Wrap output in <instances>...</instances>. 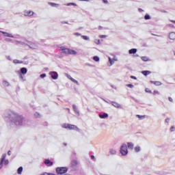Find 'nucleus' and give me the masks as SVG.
Masks as SVG:
<instances>
[{
  "label": "nucleus",
  "mask_w": 175,
  "mask_h": 175,
  "mask_svg": "<svg viewBox=\"0 0 175 175\" xmlns=\"http://www.w3.org/2000/svg\"><path fill=\"white\" fill-rule=\"evenodd\" d=\"M10 121L11 125H16V126L24 125V118L17 113H12L10 116Z\"/></svg>",
  "instance_id": "f257e3e1"
},
{
  "label": "nucleus",
  "mask_w": 175,
  "mask_h": 175,
  "mask_svg": "<svg viewBox=\"0 0 175 175\" xmlns=\"http://www.w3.org/2000/svg\"><path fill=\"white\" fill-rule=\"evenodd\" d=\"M17 44H21V46H29L30 49H33V50H36L39 46L36 42H31L28 40L25 41H16Z\"/></svg>",
  "instance_id": "f03ea898"
},
{
  "label": "nucleus",
  "mask_w": 175,
  "mask_h": 175,
  "mask_svg": "<svg viewBox=\"0 0 175 175\" xmlns=\"http://www.w3.org/2000/svg\"><path fill=\"white\" fill-rule=\"evenodd\" d=\"M9 165V159H6V153L2 154L0 159V170L4 166H8Z\"/></svg>",
  "instance_id": "7ed1b4c3"
},
{
  "label": "nucleus",
  "mask_w": 175,
  "mask_h": 175,
  "mask_svg": "<svg viewBox=\"0 0 175 175\" xmlns=\"http://www.w3.org/2000/svg\"><path fill=\"white\" fill-rule=\"evenodd\" d=\"M60 53L62 54H65L66 55H68L69 54H70L71 55H76V54H77V51L64 47L61 48Z\"/></svg>",
  "instance_id": "20e7f679"
},
{
  "label": "nucleus",
  "mask_w": 175,
  "mask_h": 175,
  "mask_svg": "<svg viewBox=\"0 0 175 175\" xmlns=\"http://www.w3.org/2000/svg\"><path fill=\"white\" fill-rule=\"evenodd\" d=\"M62 128H64L65 129H70V131H77V132L80 131V129H79L77 126L75 124H63Z\"/></svg>",
  "instance_id": "39448f33"
},
{
  "label": "nucleus",
  "mask_w": 175,
  "mask_h": 175,
  "mask_svg": "<svg viewBox=\"0 0 175 175\" xmlns=\"http://www.w3.org/2000/svg\"><path fill=\"white\" fill-rule=\"evenodd\" d=\"M57 174L62 175L68 173V167H57L55 169Z\"/></svg>",
  "instance_id": "423d86ee"
},
{
  "label": "nucleus",
  "mask_w": 175,
  "mask_h": 175,
  "mask_svg": "<svg viewBox=\"0 0 175 175\" xmlns=\"http://www.w3.org/2000/svg\"><path fill=\"white\" fill-rule=\"evenodd\" d=\"M120 152L122 157L128 155V146H126V144H122L120 149Z\"/></svg>",
  "instance_id": "0eeeda50"
},
{
  "label": "nucleus",
  "mask_w": 175,
  "mask_h": 175,
  "mask_svg": "<svg viewBox=\"0 0 175 175\" xmlns=\"http://www.w3.org/2000/svg\"><path fill=\"white\" fill-rule=\"evenodd\" d=\"M23 14L25 17H32V16H33L34 17H38V14L31 10H25L23 12Z\"/></svg>",
  "instance_id": "6e6552de"
},
{
  "label": "nucleus",
  "mask_w": 175,
  "mask_h": 175,
  "mask_svg": "<svg viewBox=\"0 0 175 175\" xmlns=\"http://www.w3.org/2000/svg\"><path fill=\"white\" fill-rule=\"evenodd\" d=\"M12 38L21 40H15L16 44H17V42H25V40H24V38H23L21 36H20L18 34H16L15 36H13Z\"/></svg>",
  "instance_id": "1a4fd4ad"
},
{
  "label": "nucleus",
  "mask_w": 175,
  "mask_h": 175,
  "mask_svg": "<svg viewBox=\"0 0 175 175\" xmlns=\"http://www.w3.org/2000/svg\"><path fill=\"white\" fill-rule=\"evenodd\" d=\"M49 75L53 80H57V79H58V73L55 71L50 72Z\"/></svg>",
  "instance_id": "9d476101"
},
{
  "label": "nucleus",
  "mask_w": 175,
  "mask_h": 175,
  "mask_svg": "<svg viewBox=\"0 0 175 175\" xmlns=\"http://www.w3.org/2000/svg\"><path fill=\"white\" fill-rule=\"evenodd\" d=\"M28 72V69L27 68L23 67L21 68V73H20V78L23 79V77L22 75H27V72Z\"/></svg>",
  "instance_id": "9b49d317"
},
{
  "label": "nucleus",
  "mask_w": 175,
  "mask_h": 175,
  "mask_svg": "<svg viewBox=\"0 0 175 175\" xmlns=\"http://www.w3.org/2000/svg\"><path fill=\"white\" fill-rule=\"evenodd\" d=\"M66 77H68L69 79V80H71V81H72V83H75V84H77V85H80V83H79V81H77L76 79H73L72 77V76L66 74Z\"/></svg>",
  "instance_id": "f8f14e48"
},
{
  "label": "nucleus",
  "mask_w": 175,
  "mask_h": 175,
  "mask_svg": "<svg viewBox=\"0 0 175 175\" xmlns=\"http://www.w3.org/2000/svg\"><path fill=\"white\" fill-rule=\"evenodd\" d=\"M44 163L46 165V166H53L54 163H53V161H50V159H46L44 160Z\"/></svg>",
  "instance_id": "ddd939ff"
},
{
  "label": "nucleus",
  "mask_w": 175,
  "mask_h": 175,
  "mask_svg": "<svg viewBox=\"0 0 175 175\" xmlns=\"http://www.w3.org/2000/svg\"><path fill=\"white\" fill-rule=\"evenodd\" d=\"M0 32L3 33V36H5L6 38H14L13 34L12 33H8L6 31H0Z\"/></svg>",
  "instance_id": "4468645a"
},
{
  "label": "nucleus",
  "mask_w": 175,
  "mask_h": 175,
  "mask_svg": "<svg viewBox=\"0 0 175 175\" xmlns=\"http://www.w3.org/2000/svg\"><path fill=\"white\" fill-rule=\"evenodd\" d=\"M112 105H113L114 107H116V109H122V106H121V105H120L119 103H116V102H111V103Z\"/></svg>",
  "instance_id": "2eb2a0df"
},
{
  "label": "nucleus",
  "mask_w": 175,
  "mask_h": 175,
  "mask_svg": "<svg viewBox=\"0 0 175 175\" xmlns=\"http://www.w3.org/2000/svg\"><path fill=\"white\" fill-rule=\"evenodd\" d=\"M169 38L171 40H175V32H170L169 33Z\"/></svg>",
  "instance_id": "dca6fc26"
},
{
  "label": "nucleus",
  "mask_w": 175,
  "mask_h": 175,
  "mask_svg": "<svg viewBox=\"0 0 175 175\" xmlns=\"http://www.w3.org/2000/svg\"><path fill=\"white\" fill-rule=\"evenodd\" d=\"M126 146L129 150H133V147H135V145L132 142H128Z\"/></svg>",
  "instance_id": "f3484780"
},
{
  "label": "nucleus",
  "mask_w": 175,
  "mask_h": 175,
  "mask_svg": "<svg viewBox=\"0 0 175 175\" xmlns=\"http://www.w3.org/2000/svg\"><path fill=\"white\" fill-rule=\"evenodd\" d=\"M72 109H73L75 113L78 114V116H80V111H79V109H77V107L76 105H72Z\"/></svg>",
  "instance_id": "a211bd4d"
},
{
  "label": "nucleus",
  "mask_w": 175,
  "mask_h": 175,
  "mask_svg": "<svg viewBox=\"0 0 175 175\" xmlns=\"http://www.w3.org/2000/svg\"><path fill=\"white\" fill-rule=\"evenodd\" d=\"M98 116L102 119L107 118V117H109V114H107L106 113H100Z\"/></svg>",
  "instance_id": "6ab92c4d"
},
{
  "label": "nucleus",
  "mask_w": 175,
  "mask_h": 175,
  "mask_svg": "<svg viewBox=\"0 0 175 175\" xmlns=\"http://www.w3.org/2000/svg\"><path fill=\"white\" fill-rule=\"evenodd\" d=\"M78 165H79V163L77 162V161L72 160L71 161V166H72V167H75V166H77Z\"/></svg>",
  "instance_id": "aec40b11"
},
{
  "label": "nucleus",
  "mask_w": 175,
  "mask_h": 175,
  "mask_svg": "<svg viewBox=\"0 0 175 175\" xmlns=\"http://www.w3.org/2000/svg\"><path fill=\"white\" fill-rule=\"evenodd\" d=\"M129 54H136L137 53V49H131L129 51Z\"/></svg>",
  "instance_id": "412c9836"
},
{
  "label": "nucleus",
  "mask_w": 175,
  "mask_h": 175,
  "mask_svg": "<svg viewBox=\"0 0 175 175\" xmlns=\"http://www.w3.org/2000/svg\"><path fill=\"white\" fill-rule=\"evenodd\" d=\"M109 154H111V155H116V154H117V151L113 148H111L109 149Z\"/></svg>",
  "instance_id": "4be33fe9"
},
{
  "label": "nucleus",
  "mask_w": 175,
  "mask_h": 175,
  "mask_svg": "<svg viewBox=\"0 0 175 175\" xmlns=\"http://www.w3.org/2000/svg\"><path fill=\"white\" fill-rule=\"evenodd\" d=\"M151 84H154V85H162V83L161 81H150Z\"/></svg>",
  "instance_id": "5701e85b"
},
{
  "label": "nucleus",
  "mask_w": 175,
  "mask_h": 175,
  "mask_svg": "<svg viewBox=\"0 0 175 175\" xmlns=\"http://www.w3.org/2000/svg\"><path fill=\"white\" fill-rule=\"evenodd\" d=\"M142 73L144 75V76H148V75H151V72L148 70L142 71Z\"/></svg>",
  "instance_id": "b1692460"
},
{
  "label": "nucleus",
  "mask_w": 175,
  "mask_h": 175,
  "mask_svg": "<svg viewBox=\"0 0 175 175\" xmlns=\"http://www.w3.org/2000/svg\"><path fill=\"white\" fill-rule=\"evenodd\" d=\"M49 5H50V6H52L53 8H57V6H59V4H57L51 2H49Z\"/></svg>",
  "instance_id": "393cba45"
},
{
  "label": "nucleus",
  "mask_w": 175,
  "mask_h": 175,
  "mask_svg": "<svg viewBox=\"0 0 175 175\" xmlns=\"http://www.w3.org/2000/svg\"><path fill=\"white\" fill-rule=\"evenodd\" d=\"M3 85L4 87H9V85H10V83H9V82L8 81H3Z\"/></svg>",
  "instance_id": "a878e982"
},
{
  "label": "nucleus",
  "mask_w": 175,
  "mask_h": 175,
  "mask_svg": "<svg viewBox=\"0 0 175 175\" xmlns=\"http://www.w3.org/2000/svg\"><path fill=\"white\" fill-rule=\"evenodd\" d=\"M135 152H140L141 150H142V148H140V146H136L135 148Z\"/></svg>",
  "instance_id": "bb28decb"
},
{
  "label": "nucleus",
  "mask_w": 175,
  "mask_h": 175,
  "mask_svg": "<svg viewBox=\"0 0 175 175\" xmlns=\"http://www.w3.org/2000/svg\"><path fill=\"white\" fill-rule=\"evenodd\" d=\"M141 59H142V61H144V62H147V61H149L148 57H147L146 56H142L141 57Z\"/></svg>",
  "instance_id": "cd10ccee"
},
{
  "label": "nucleus",
  "mask_w": 175,
  "mask_h": 175,
  "mask_svg": "<svg viewBox=\"0 0 175 175\" xmlns=\"http://www.w3.org/2000/svg\"><path fill=\"white\" fill-rule=\"evenodd\" d=\"M34 117H36V118H40V117H42V115H40V113L36 112L34 113Z\"/></svg>",
  "instance_id": "c85d7f7f"
},
{
  "label": "nucleus",
  "mask_w": 175,
  "mask_h": 175,
  "mask_svg": "<svg viewBox=\"0 0 175 175\" xmlns=\"http://www.w3.org/2000/svg\"><path fill=\"white\" fill-rule=\"evenodd\" d=\"M18 174H21L23 173V167H20L17 170Z\"/></svg>",
  "instance_id": "c756f323"
},
{
  "label": "nucleus",
  "mask_w": 175,
  "mask_h": 175,
  "mask_svg": "<svg viewBox=\"0 0 175 175\" xmlns=\"http://www.w3.org/2000/svg\"><path fill=\"white\" fill-rule=\"evenodd\" d=\"M109 66H111L112 65L114 64V61L111 59L110 57H109Z\"/></svg>",
  "instance_id": "7c9ffc66"
},
{
  "label": "nucleus",
  "mask_w": 175,
  "mask_h": 175,
  "mask_svg": "<svg viewBox=\"0 0 175 175\" xmlns=\"http://www.w3.org/2000/svg\"><path fill=\"white\" fill-rule=\"evenodd\" d=\"M14 64H23V61H20L18 59H14Z\"/></svg>",
  "instance_id": "2f4dec72"
},
{
  "label": "nucleus",
  "mask_w": 175,
  "mask_h": 175,
  "mask_svg": "<svg viewBox=\"0 0 175 175\" xmlns=\"http://www.w3.org/2000/svg\"><path fill=\"white\" fill-rule=\"evenodd\" d=\"M66 6H77V4L75 3H68L66 4Z\"/></svg>",
  "instance_id": "473e14b6"
},
{
  "label": "nucleus",
  "mask_w": 175,
  "mask_h": 175,
  "mask_svg": "<svg viewBox=\"0 0 175 175\" xmlns=\"http://www.w3.org/2000/svg\"><path fill=\"white\" fill-rule=\"evenodd\" d=\"M82 39H83L84 40H90V37L87 36H81Z\"/></svg>",
  "instance_id": "72a5a7b5"
},
{
  "label": "nucleus",
  "mask_w": 175,
  "mask_h": 175,
  "mask_svg": "<svg viewBox=\"0 0 175 175\" xmlns=\"http://www.w3.org/2000/svg\"><path fill=\"white\" fill-rule=\"evenodd\" d=\"M93 59H94V61H95L96 62H99V57H98V56H94V57H93Z\"/></svg>",
  "instance_id": "f704fd0d"
},
{
  "label": "nucleus",
  "mask_w": 175,
  "mask_h": 175,
  "mask_svg": "<svg viewBox=\"0 0 175 175\" xmlns=\"http://www.w3.org/2000/svg\"><path fill=\"white\" fill-rule=\"evenodd\" d=\"M137 117L139 118V120H144V118H146V116L137 115Z\"/></svg>",
  "instance_id": "c9c22d12"
},
{
  "label": "nucleus",
  "mask_w": 175,
  "mask_h": 175,
  "mask_svg": "<svg viewBox=\"0 0 175 175\" xmlns=\"http://www.w3.org/2000/svg\"><path fill=\"white\" fill-rule=\"evenodd\" d=\"M144 18L145 20H150V18H151V16H150V15L148 14H146Z\"/></svg>",
  "instance_id": "e433bc0d"
},
{
  "label": "nucleus",
  "mask_w": 175,
  "mask_h": 175,
  "mask_svg": "<svg viewBox=\"0 0 175 175\" xmlns=\"http://www.w3.org/2000/svg\"><path fill=\"white\" fill-rule=\"evenodd\" d=\"M126 87H129V88H133V87H135V85H133V84H127Z\"/></svg>",
  "instance_id": "4c0bfd02"
},
{
  "label": "nucleus",
  "mask_w": 175,
  "mask_h": 175,
  "mask_svg": "<svg viewBox=\"0 0 175 175\" xmlns=\"http://www.w3.org/2000/svg\"><path fill=\"white\" fill-rule=\"evenodd\" d=\"M145 91H146V92H148V94H152V92L150 89H148V88H146Z\"/></svg>",
  "instance_id": "58836bf2"
},
{
  "label": "nucleus",
  "mask_w": 175,
  "mask_h": 175,
  "mask_svg": "<svg viewBox=\"0 0 175 175\" xmlns=\"http://www.w3.org/2000/svg\"><path fill=\"white\" fill-rule=\"evenodd\" d=\"M94 42L96 44H99L100 43V40H95Z\"/></svg>",
  "instance_id": "ea45409f"
},
{
  "label": "nucleus",
  "mask_w": 175,
  "mask_h": 175,
  "mask_svg": "<svg viewBox=\"0 0 175 175\" xmlns=\"http://www.w3.org/2000/svg\"><path fill=\"white\" fill-rule=\"evenodd\" d=\"M159 95V92H158V91H157V90H154V92H153V95Z\"/></svg>",
  "instance_id": "a19ab883"
},
{
  "label": "nucleus",
  "mask_w": 175,
  "mask_h": 175,
  "mask_svg": "<svg viewBox=\"0 0 175 175\" xmlns=\"http://www.w3.org/2000/svg\"><path fill=\"white\" fill-rule=\"evenodd\" d=\"M5 58H7V59H8V61H12V57H10V55L5 56Z\"/></svg>",
  "instance_id": "79ce46f5"
},
{
  "label": "nucleus",
  "mask_w": 175,
  "mask_h": 175,
  "mask_svg": "<svg viewBox=\"0 0 175 175\" xmlns=\"http://www.w3.org/2000/svg\"><path fill=\"white\" fill-rule=\"evenodd\" d=\"M99 38H100L101 39H105V38H107V36L105 35H100Z\"/></svg>",
  "instance_id": "37998d69"
},
{
  "label": "nucleus",
  "mask_w": 175,
  "mask_h": 175,
  "mask_svg": "<svg viewBox=\"0 0 175 175\" xmlns=\"http://www.w3.org/2000/svg\"><path fill=\"white\" fill-rule=\"evenodd\" d=\"M167 27H170L171 28H174V25H173V24H167Z\"/></svg>",
  "instance_id": "c03bdc74"
},
{
  "label": "nucleus",
  "mask_w": 175,
  "mask_h": 175,
  "mask_svg": "<svg viewBox=\"0 0 175 175\" xmlns=\"http://www.w3.org/2000/svg\"><path fill=\"white\" fill-rule=\"evenodd\" d=\"M74 35H75V36H81V34L80 33H74Z\"/></svg>",
  "instance_id": "a18cd8bd"
},
{
  "label": "nucleus",
  "mask_w": 175,
  "mask_h": 175,
  "mask_svg": "<svg viewBox=\"0 0 175 175\" xmlns=\"http://www.w3.org/2000/svg\"><path fill=\"white\" fill-rule=\"evenodd\" d=\"M170 131H171V132H174V131H175V127H174V126H172V127L170 128Z\"/></svg>",
  "instance_id": "49530a36"
},
{
  "label": "nucleus",
  "mask_w": 175,
  "mask_h": 175,
  "mask_svg": "<svg viewBox=\"0 0 175 175\" xmlns=\"http://www.w3.org/2000/svg\"><path fill=\"white\" fill-rule=\"evenodd\" d=\"M40 77H41V79H44V77H46V74L40 75Z\"/></svg>",
  "instance_id": "de8ad7c7"
},
{
  "label": "nucleus",
  "mask_w": 175,
  "mask_h": 175,
  "mask_svg": "<svg viewBox=\"0 0 175 175\" xmlns=\"http://www.w3.org/2000/svg\"><path fill=\"white\" fill-rule=\"evenodd\" d=\"M5 42H12V39H10V38H5Z\"/></svg>",
  "instance_id": "09e8293b"
},
{
  "label": "nucleus",
  "mask_w": 175,
  "mask_h": 175,
  "mask_svg": "<svg viewBox=\"0 0 175 175\" xmlns=\"http://www.w3.org/2000/svg\"><path fill=\"white\" fill-rule=\"evenodd\" d=\"M40 175H50V173L44 172L43 174H41Z\"/></svg>",
  "instance_id": "8fccbe9b"
},
{
  "label": "nucleus",
  "mask_w": 175,
  "mask_h": 175,
  "mask_svg": "<svg viewBox=\"0 0 175 175\" xmlns=\"http://www.w3.org/2000/svg\"><path fill=\"white\" fill-rule=\"evenodd\" d=\"M131 79H133L134 80H136L137 78L135 76H131Z\"/></svg>",
  "instance_id": "3c124183"
},
{
  "label": "nucleus",
  "mask_w": 175,
  "mask_h": 175,
  "mask_svg": "<svg viewBox=\"0 0 175 175\" xmlns=\"http://www.w3.org/2000/svg\"><path fill=\"white\" fill-rule=\"evenodd\" d=\"M8 155H9L10 157V155H12V151L9 150L8 152Z\"/></svg>",
  "instance_id": "603ef678"
},
{
  "label": "nucleus",
  "mask_w": 175,
  "mask_h": 175,
  "mask_svg": "<svg viewBox=\"0 0 175 175\" xmlns=\"http://www.w3.org/2000/svg\"><path fill=\"white\" fill-rule=\"evenodd\" d=\"M170 121V118L165 119V122L169 123Z\"/></svg>",
  "instance_id": "864d4df0"
},
{
  "label": "nucleus",
  "mask_w": 175,
  "mask_h": 175,
  "mask_svg": "<svg viewBox=\"0 0 175 175\" xmlns=\"http://www.w3.org/2000/svg\"><path fill=\"white\" fill-rule=\"evenodd\" d=\"M79 1H85V2H90V1H91V0H79Z\"/></svg>",
  "instance_id": "5fc2aeb1"
},
{
  "label": "nucleus",
  "mask_w": 175,
  "mask_h": 175,
  "mask_svg": "<svg viewBox=\"0 0 175 175\" xmlns=\"http://www.w3.org/2000/svg\"><path fill=\"white\" fill-rule=\"evenodd\" d=\"M168 99H169L170 102H173V98H172L171 97H169Z\"/></svg>",
  "instance_id": "6e6d98bb"
},
{
  "label": "nucleus",
  "mask_w": 175,
  "mask_h": 175,
  "mask_svg": "<svg viewBox=\"0 0 175 175\" xmlns=\"http://www.w3.org/2000/svg\"><path fill=\"white\" fill-rule=\"evenodd\" d=\"M62 24H68V23L66 22V21H62Z\"/></svg>",
  "instance_id": "4d7b16f0"
},
{
  "label": "nucleus",
  "mask_w": 175,
  "mask_h": 175,
  "mask_svg": "<svg viewBox=\"0 0 175 175\" xmlns=\"http://www.w3.org/2000/svg\"><path fill=\"white\" fill-rule=\"evenodd\" d=\"M104 3H108L109 1H107V0H103Z\"/></svg>",
  "instance_id": "13d9d810"
},
{
  "label": "nucleus",
  "mask_w": 175,
  "mask_h": 175,
  "mask_svg": "<svg viewBox=\"0 0 175 175\" xmlns=\"http://www.w3.org/2000/svg\"><path fill=\"white\" fill-rule=\"evenodd\" d=\"M170 23H173L174 24H175V21L173 20H170Z\"/></svg>",
  "instance_id": "bf43d9fd"
},
{
  "label": "nucleus",
  "mask_w": 175,
  "mask_h": 175,
  "mask_svg": "<svg viewBox=\"0 0 175 175\" xmlns=\"http://www.w3.org/2000/svg\"><path fill=\"white\" fill-rule=\"evenodd\" d=\"M91 158H92V159H95V156L92 155V156H91Z\"/></svg>",
  "instance_id": "052dcab7"
},
{
  "label": "nucleus",
  "mask_w": 175,
  "mask_h": 175,
  "mask_svg": "<svg viewBox=\"0 0 175 175\" xmlns=\"http://www.w3.org/2000/svg\"><path fill=\"white\" fill-rule=\"evenodd\" d=\"M139 12H143V10L142 8L138 9Z\"/></svg>",
  "instance_id": "680f3d73"
},
{
  "label": "nucleus",
  "mask_w": 175,
  "mask_h": 175,
  "mask_svg": "<svg viewBox=\"0 0 175 175\" xmlns=\"http://www.w3.org/2000/svg\"><path fill=\"white\" fill-rule=\"evenodd\" d=\"M113 62H114V61H118V59H117V58L114 57V58L113 59Z\"/></svg>",
  "instance_id": "e2e57ef3"
},
{
  "label": "nucleus",
  "mask_w": 175,
  "mask_h": 175,
  "mask_svg": "<svg viewBox=\"0 0 175 175\" xmlns=\"http://www.w3.org/2000/svg\"><path fill=\"white\" fill-rule=\"evenodd\" d=\"M104 102H106V103H109V102H107V100L103 99Z\"/></svg>",
  "instance_id": "0e129e2a"
},
{
  "label": "nucleus",
  "mask_w": 175,
  "mask_h": 175,
  "mask_svg": "<svg viewBox=\"0 0 175 175\" xmlns=\"http://www.w3.org/2000/svg\"><path fill=\"white\" fill-rule=\"evenodd\" d=\"M98 29H102V27L100 26V27H98Z\"/></svg>",
  "instance_id": "69168bd1"
},
{
  "label": "nucleus",
  "mask_w": 175,
  "mask_h": 175,
  "mask_svg": "<svg viewBox=\"0 0 175 175\" xmlns=\"http://www.w3.org/2000/svg\"><path fill=\"white\" fill-rule=\"evenodd\" d=\"M163 13H166V11H163Z\"/></svg>",
  "instance_id": "338daca9"
},
{
  "label": "nucleus",
  "mask_w": 175,
  "mask_h": 175,
  "mask_svg": "<svg viewBox=\"0 0 175 175\" xmlns=\"http://www.w3.org/2000/svg\"><path fill=\"white\" fill-rule=\"evenodd\" d=\"M64 146H66V143H64Z\"/></svg>",
  "instance_id": "774afa93"
}]
</instances>
